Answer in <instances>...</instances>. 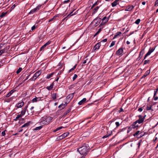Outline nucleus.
<instances>
[{"label":"nucleus","mask_w":158,"mask_h":158,"mask_svg":"<svg viewBox=\"0 0 158 158\" xmlns=\"http://www.w3.org/2000/svg\"><path fill=\"white\" fill-rule=\"evenodd\" d=\"M88 149V146L87 145L85 144L78 149L77 151L81 155L83 156V157H84L86 155Z\"/></svg>","instance_id":"nucleus-1"},{"label":"nucleus","mask_w":158,"mask_h":158,"mask_svg":"<svg viewBox=\"0 0 158 158\" xmlns=\"http://www.w3.org/2000/svg\"><path fill=\"white\" fill-rule=\"evenodd\" d=\"M41 70H39L36 72L34 75L33 77L29 80L28 81H34L41 74Z\"/></svg>","instance_id":"nucleus-2"},{"label":"nucleus","mask_w":158,"mask_h":158,"mask_svg":"<svg viewBox=\"0 0 158 158\" xmlns=\"http://www.w3.org/2000/svg\"><path fill=\"white\" fill-rule=\"evenodd\" d=\"M138 120H137L135 122L133 123L132 125H131L129 128V129H131L132 128L134 130H137L138 128Z\"/></svg>","instance_id":"nucleus-3"},{"label":"nucleus","mask_w":158,"mask_h":158,"mask_svg":"<svg viewBox=\"0 0 158 158\" xmlns=\"http://www.w3.org/2000/svg\"><path fill=\"white\" fill-rule=\"evenodd\" d=\"M155 48H150L149 49V50L148 52L145 54V57L144 59L147 56H149L151 54L152 52L154 50H155Z\"/></svg>","instance_id":"nucleus-4"},{"label":"nucleus","mask_w":158,"mask_h":158,"mask_svg":"<svg viewBox=\"0 0 158 158\" xmlns=\"http://www.w3.org/2000/svg\"><path fill=\"white\" fill-rule=\"evenodd\" d=\"M52 118L51 117H50L48 118H46V120H45L41 124H42L43 125L48 124L50 123V121H49V120H52Z\"/></svg>","instance_id":"nucleus-5"},{"label":"nucleus","mask_w":158,"mask_h":158,"mask_svg":"<svg viewBox=\"0 0 158 158\" xmlns=\"http://www.w3.org/2000/svg\"><path fill=\"white\" fill-rule=\"evenodd\" d=\"M146 116V115L143 116L139 115V124L142 123L143 122Z\"/></svg>","instance_id":"nucleus-6"},{"label":"nucleus","mask_w":158,"mask_h":158,"mask_svg":"<svg viewBox=\"0 0 158 158\" xmlns=\"http://www.w3.org/2000/svg\"><path fill=\"white\" fill-rule=\"evenodd\" d=\"M134 7L133 6L130 5L127 6L125 9V11H130Z\"/></svg>","instance_id":"nucleus-7"},{"label":"nucleus","mask_w":158,"mask_h":158,"mask_svg":"<svg viewBox=\"0 0 158 158\" xmlns=\"http://www.w3.org/2000/svg\"><path fill=\"white\" fill-rule=\"evenodd\" d=\"M101 43L99 42L97 43L94 46L93 48V50L94 51L98 50L99 49L100 47L101 46Z\"/></svg>","instance_id":"nucleus-8"},{"label":"nucleus","mask_w":158,"mask_h":158,"mask_svg":"<svg viewBox=\"0 0 158 158\" xmlns=\"http://www.w3.org/2000/svg\"><path fill=\"white\" fill-rule=\"evenodd\" d=\"M43 100V99H42V98L36 97L33 99L32 102H36L37 101H39Z\"/></svg>","instance_id":"nucleus-9"},{"label":"nucleus","mask_w":158,"mask_h":158,"mask_svg":"<svg viewBox=\"0 0 158 158\" xmlns=\"http://www.w3.org/2000/svg\"><path fill=\"white\" fill-rule=\"evenodd\" d=\"M24 104V102L22 101L19 102L16 105V106L18 108H21Z\"/></svg>","instance_id":"nucleus-10"},{"label":"nucleus","mask_w":158,"mask_h":158,"mask_svg":"<svg viewBox=\"0 0 158 158\" xmlns=\"http://www.w3.org/2000/svg\"><path fill=\"white\" fill-rule=\"evenodd\" d=\"M123 52V49L122 48H119L116 52V54L118 55L121 54Z\"/></svg>","instance_id":"nucleus-11"},{"label":"nucleus","mask_w":158,"mask_h":158,"mask_svg":"<svg viewBox=\"0 0 158 158\" xmlns=\"http://www.w3.org/2000/svg\"><path fill=\"white\" fill-rule=\"evenodd\" d=\"M15 91V90L14 89H12L11 90L10 92L9 93H8L6 96V97H10L12 94Z\"/></svg>","instance_id":"nucleus-12"},{"label":"nucleus","mask_w":158,"mask_h":158,"mask_svg":"<svg viewBox=\"0 0 158 158\" xmlns=\"http://www.w3.org/2000/svg\"><path fill=\"white\" fill-rule=\"evenodd\" d=\"M122 34V33L120 31H118L114 35L113 39H115L118 37V36H120Z\"/></svg>","instance_id":"nucleus-13"},{"label":"nucleus","mask_w":158,"mask_h":158,"mask_svg":"<svg viewBox=\"0 0 158 158\" xmlns=\"http://www.w3.org/2000/svg\"><path fill=\"white\" fill-rule=\"evenodd\" d=\"M99 23V22L97 21V19H94L93 22L92 23L94 24V26H97Z\"/></svg>","instance_id":"nucleus-14"},{"label":"nucleus","mask_w":158,"mask_h":158,"mask_svg":"<svg viewBox=\"0 0 158 158\" xmlns=\"http://www.w3.org/2000/svg\"><path fill=\"white\" fill-rule=\"evenodd\" d=\"M150 73V70H148L145 72L144 75L141 77V78H145L146 76L148 75Z\"/></svg>","instance_id":"nucleus-15"},{"label":"nucleus","mask_w":158,"mask_h":158,"mask_svg":"<svg viewBox=\"0 0 158 158\" xmlns=\"http://www.w3.org/2000/svg\"><path fill=\"white\" fill-rule=\"evenodd\" d=\"M107 41V39H104L103 40L101 41L100 43H101V44L103 45V46L105 45L106 44V42Z\"/></svg>","instance_id":"nucleus-16"},{"label":"nucleus","mask_w":158,"mask_h":158,"mask_svg":"<svg viewBox=\"0 0 158 158\" xmlns=\"http://www.w3.org/2000/svg\"><path fill=\"white\" fill-rule=\"evenodd\" d=\"M86 98H83L82 100L79 102L78 104L79 105H81L84 103L86 101Z\"/></svg>","instance_id":"nucleus-17"},{"label":"nucleus","mask_w":158,"mask_h":158,"mask_svg":"<svg viewBox=\"0 0 158 158\" xmlns=\"http://www.w3.org/2000/svg\"><path fill=\"white\" fill-rule=\"evenodd\" d=\"M53 84H52L50 86H47L46 87V89L48 90H51L52 89L53 87Z\"/></svg>","instance_id":"nucleus-18"},{"label":"nucleus","mask_w":158,"mask_h":158,"mask_svg":"<svg viewBox=\"0 0 158 158\" xmlns=\"http://www.w3.org/2000/svg\"><path fill=\"white\" fill-rule=\"evenodd\" d=\"M58 16V15H56L54 16L51 19H50L48 21V22H50L52 21H54L56 20V18Z\"/></svg>","instance_id":"nucleus-19"},{"label":"nucleus","mask_w":158,"mask_h":158,"mask_svg":"<svg viewBox=\"0 0 158 158\" xmlns=\"http://www.w3.org/2000/svg\"><path fill=\"white\" fill-rule=\"evenodd\" d=\"M30 122H29L28 123H27L23 124V125L22 126V128H23L24 127H27L28 126L30 125Z\"/></svg>","instance_id":"nucleus-20"},{"label":"nucleus","mask_w":158,"mask_h":158,"mask_svg":"<svg viewBox=\"0 0 158 158\" xmlns=\"http://www.w3.org/2000/svg\"><path fill=\"white\" fill-rule=\"evenodd\" d=\"M26 109H23L21 112L20 114L23 116L26 113Z\"/></svg>","instance_id":"nucleus-21"},{"label":"nucleus","mask_w":158,"mask_h":158,"mask_svg":"<svg viewBox=\"0 0 158 158\" xmlns=\"http://www.w3.org/2000/svg\"><path fill=\"white\" fill-rule=\"evenodd\" d=\"M47 118L46 117H42L41 118L40 120V123L41 124L42 122H43L45 120H46V119Z\"/></svg>","instance_id":"nucleus-22"},{"label":"nucleus","mask_w":158,"mask_h":158,"mask_svg":"<svg viewBox=\"0 0 158 158\" xmlns=\"http://www.w3.org/2000/svg\"><path fill=\"white\" fill-rule=\"evenodd\" d=\"M118 4V2L115 1H114L111 3V5L113 7H114L116 6Z\"/></svg>","instance_id":"nucleus-23"},{"label":"nucleus","mask_w":158,"mask_h":158,"mask_svg":"<svg viewBox=\"0 0 158 158\" xmlns=\"http://www.w3.org/2000/svg\"><path fill=\"white\" fill-rule=\"evenodd\" d=\"M99 8V6H97L93 10V13L95 14L97 11L98 10V9Z\"/></svg>","instance_id":"nucleus-24"},{"label":"nucleus","mask_w":158,"mask_h":158,"mask_svg":"<svg viewBox=\"0 0 158 158\" xmlns=\"http://www.w3.org/2000/svg\"><path fill=\"white\" fill-rule=\"evenodd\" d=\"M37 11L36 10L35 8H34L32 10H31L29 12V14H32L35 13V12Z\"/></svg>","instance_id":"nucleus-25"},{"label":"nucleus","mask_w":158,"mask_h":158,"mask_svg":"<svg viewBox=\"0 0 158 158\" xmlns=\"http://www.w3.org/2000/svg\"><path fill=\"white\" fill-rule=\"evenodd\" d=\"M111 133H112V132H110V133H109L108 134L107 133V134H106L104 136H103L102 137V138L103 139H104L105 138H107V137H109V136H110V135H111Z\"/></svg>","instance_id":"nucleus-26"},{"label":"nucleus","mask_w":158,"mask_h":158,"mask_svg":"<svg viewBox=\"0 0 158 158\" xmlns=\"http://www.w3.org/2000/svg\"><path fill=\"white\" fill-rule=\"evenodd\" d=\"M57 94L56 93H53L52 95V98L53 100H55L56 99L57 96Z\"/></svg>","instance_id":"nucleus-27"},{"label":"nucleus","mask_w":158,"mask_h":158,"mask_svg":"<svg viewBox=\"0 0 158 158\" xmlns=\"http://www.w3.org/2000/svg\"><path fill=\"white\" fill-rule=\"evenodd\" d=\"M53 74V73H52L49 74H48L47 75L46 77L47 78L49 79L50 78V77H52V75Z\"/></svg>","instance_id":"nucleus-28"},{"label":"nucleus","mask_w":158,"mask_h":158,"mask_svg":"<svg viewBox=\"0 0 158 158\" xmlns=\"http://www.w3.org/2000/svg\"><path fill=\"white\" fill-rule=\"evenodd\" d=\"M102 20L104 21L105 20V23H106L108 20V19L106 17H104L102 19Z\"/></svg>","instance_id":"nucleus-29"},{"label":"nucleus","mask_w":158,"mask_h":158,"mask_svg":"<svg viewBox=\"0 0 158 158\" xmlns=\"http://www.w3.org/2000/svg\"><path fill=\"white\" fill-rule=\"evenodd\" d=\"M22 116L20 114H18L16 117V118L15 119V121H16L19 118L21 117Z\"/></svg>","instance_id":"nucleus-30"},{"label":"nucleus","mask_w":158,"mask_h":158,"mask_svg":"<svg viewBox=\"0 0 158 158\" xmlns=\"http://www.w3.org/2000/svg\"><path fill=\"white\" fill-rule=\"evenodd\" d=\"M22 68L20 67L17 71L16 73L17 74L19 73L22 70Z\"/></svg>","instance_id":"nucleus-31"},{"label":"nucleus","mask_w":158,"mask_h":158,"mask_svg":"<svg viewBox=\"0 0 158 158\" xmlns=\"http://www.w3.org/2000/svg\"><path fill=\"white\" fill-rule=\"evenodd\" d=\"M158 91V87L157 88L154 90V97L155 96Z\"/></svg>","instance_id":"nucleus-32"},{"label":"nucleus","mask_w":158,"mask_h":158,"mask_svg":"<svg viewBox=\"0 0 158 158\" xmlns=\"http://www.w3.org/2000/svg\"><path fill=\"white\" fill-rule=\"evenodd\" d=\"M115 44V41H112L110 44V46L109 47L110 48H111V47H113V46H114V45Z\"/></svg>","instance_id":"nucleus-33"},{"label":"nucleus","mask_w":158,"mask_h":158,"mask_svg":"<svg viewBox=\"0 0 158 158\" xmlns=\"http://www.w3.org/2000/svg\"><path fill=\"white\" fill-rule=\"evenodd\" d=\"M6 13H7L6 12H3L2 13L0 17H3L5 16L6 15Z\"/></svg>","instance_id":"nucleus-34"},{"label":"nucleus","mask_w":158,"mask_h":158,"mask_svg":"<svg viewBox=\"0 0 158 158\" xmlns=\"http://www.w3.org/2000/svg\"><path fill=\"white\" fill-rule=\"evenodd\" d=\"M41 6V5H38L35 8V9H36V10L37 11L38 10L40 9Z\"/></svg>","instance_id":"nucleus-35"},{"label":"nucleus","mask_w":158,"mask_h":158,"mask_svg":"<svg viewBox=\"0 0 158 158\" xmlns=\"http://www.w3.org/2000/svg\"><path fill=\"white\" fill-rule=\"evenodd\" d=\"M42 126H40L39 127H36L35 130H38L42 128Z\"/></svg>","instance_id":"nucleus-36"},{"label":"nucleus","mask_w":158,"mask_h":158,"mask_svg":"<svg viewBox=\"0 0 158 158\" xmlns=\"http://www.w3.org/2000/svg\"><path fill=\"white\" fill-rule=\"evenodd\" d=\"M5 51V50L4 49L0 50V55H1L2 53L4 52Z\"/></svg>","instance_id":"nucleus-37"},{"label":"nucleus","mask_w":158,"mask_h":158,"mask_svg":"<svg viewBox=\"0 0 158 158\" xmlns=\"http://www.w3.org/2000/svg\"><path fill=\"white\" fill-rule=\"evenodd\" d=\"M62 107V108L63 109V108H64L65 107V106H64V104H60V105H59V107H58L59 108H60L61 107Z\"/></svg>","instance_id":"nucleus-38"},{"label":"nucleus","mask_w":158,"mask_h":158,"mask_svg":"<svg viewBox=\"0 0 158 158\" xmlns=\"http://www.w3.org/2000/svg\"><path fill=\"white\" fill-rule=\"evenodd\" d=\"M77 77V76L76 74H75L73 77V81H74Z\"/></svg>","instance_id":"nucleus-39"},{"label":"nucleus","mask_w":158,"mask_h":158,"mask_svg":"<svg viewBox=\"0 0 158 158\" xmlns=\"http://www.w3.org/2000/svg\"><path fill=\"white\" fill-rule=\"evenodd\" d=\"M46 46V45L45 44L40 48V51L42 50Z\"/></svg>","instance_id":"nucleus-40"},{"label":"nucleus","mask_w":158,"mask_h":158,"mask_svg":"<svg viewBox=\"0 0 158 158\" xmlns=\"http://www.w3.org/2000/svg\"><path fill=\"white\" fill-rule=\"evenodd\" d=\"M64 135V136L65 137H66L67 136H68L69 134V132H66V133H65L64 134H63Z\"/></svg>","instance_id":"nucleus-41"},{"label":"nucleus","mask_w":158,"mask_h":158,"mask_svg":"<svg viewBox=\"0 0 158 158\" xmlns=\"http://www.w3.org/2000/svg\"><path fill=\"white\" fill-rule=\"evenodd\" d=\"M57 140H60L63 139L62 138L61 136L60 135V136H59L58 137H57Z\"/></svg>","instance_id":"nucleus-42"},{"label":"nucleus","mask_w":158,"mask_h":158,"mask_svg":"<svg viewBox=\"0 0 158 158\" xmlns=\"http://www.w3.org/2000/svg\"><path fill=\"white\" fill-rule=\"evenodd\" d=\"M64 128V127H63L62 126H61L60 127H58L56 129V131H58L61 129L62 128Z\"/></svg>","instance_id":"nucleus-43"},{"label":"nucleus","mask_w":158,"mask_h":158,"mask_svg":"<svg viewBox=\"0 0 158 158\" xmlns=\"http://www.w3.org/2000/svg\"><path fill=\"white\" fill-rule=\"evenodd\" d=\"M6 131L5 130L3 131H2V136H4L5 135V131Z\"/></svg>","instance_id":"nucleus-44"},{"label":"nucleus","mask_w":158,"mask_h":158,"mask_svg":"<svg viewBox=\"0 0 158 158\" xmlns=\"http://www.w3.org/2000/svg\"><path fill=\"white\" fill-rule=\"evenodd\" d=\"M150 60H146L144 61V64H147L149 63Z\"/></svg>","instance_id":"nucleus-45"},{"label":"nucleus","mask_w":158,"mask_h":158,"mask_svg":"<svg viewBox=\"0 0 158 158\" xmlns=\"http://www.w3.org/2000/svg\"><path fill=\"white\" fill-rule=\"evenodd\" d=\"M98 2H96L95 3H94L93 4V6H92V7H94V6H96V5H98Z\"/></svg>","instance_id":"nucleus-46"},{"label":"nucleus","mask_w":158,"mask_h":158,"mask_svg":"<svg viewBox=\"0 0 158 158\" xmlns=\"http://www.w3.org/2000/svg\"><path fill=\"white\" fill-rule=\"evenodd\" d=\"M115 124L116 125V127H118L119 126L120 124L118 122H115Z\"/></svg>","instance_id":"nucleus-47"},{"label":"nucleus","mask_w":158,"mask_h":158,"mask_svg":"<svg viewBox=\"0 0 158 158\" xmlns=\"http://www.w3.org/2000/svg\"><path fill=\"white\" fill-rule=\"evenodd\" d=\"M35 28H36L35 26V25H34L31 27V30L32 31H33V30L35 29Z\"/></svg>","instance_id":"nucleus-48"},{"label":"nucleus","mask_w":158,"mask_h":158,"mask_svg":"<svg viewBox=\"0 0 158 158\" xmlns=\"http://www.w3.org/2000/svg\"><path fill=\"white\" fill-rule=\"evenodd\" d=\"M155 6H158V0H157L156 1L155 3Z\"/></svg>","instance_id":"nucleus-49"},{"label":"nucleus","mask_w":158,"mask_h":158,"mask_svg":"<svg viewBox=\"0 0 158 158\" xmlns=\"http://www.w3.org/2000/svg\"><path fill=\"white\" fill-rule=\"evenodd\" d=\"M147 110H151V106H148L147 107Z\"/></svg>","instance_id":"nucleus-50"},{"label":"nucleus","mask_w":158,"mask_h":158,"mask_svg":"<svg viewBox=\"0 0 158 158\" xmlns=\"http://www.w3.org/2000/svg\"><path fill=\"white\" fill-rule=\"evenodd\" d=\"M103 28V27H102V28H99V29H98V33H99L101 31H102V28Z\"/></svg>","instance_id":"nucleus-51"},{"label":"nucleus","mask_w":158,"mask_h":158,"mask_svg":"<svg viewBox=\"0 0 158 158\" xmlns=\"http://www.w3.org/2000/svg\"><path fill=\"white\" fill-rule=\"evenodd\" d=\"M30 74H29V75L27 76V77L25 79H24V81H26L27 80V79L29 78V76H30Z\"/></svg>","instance_id":"nucleus-52"},{"label":"nucleus","mask_w":158,"mask_h":158,"mask_svg":"<svg viewBox=\"0 0 158 158\" xmlns=\"http://www.w3.org/2000/svg\"><path fill=\"white\" fill-rule=\"evenodd\" d=\"M15 4H14L13 5H12V6H11V8L12 9H13L15 8Z\"/></svg>","instance_id":"nucleus-53"},{"label":"nucleus","mask_w":158,"mask_h":158,"mask_svg":"<svg viewBox=\"0 0 158 158\" xmlns=\"http://www.w3.org/2000/svg\"><path fill=\"white\" fill-rule=\"evenodd\" d=\"M154 100L155 101H156L157 100V99H158V98L157 97H154Z\"/></svg>","instance_id":"nucleus-54"},{"label":"nucleus","mask_w":158,"mask_h":158,"mask_svg":"<svg viewBox=\"0 0 158 158\" xmlns=\"http://www.w3.org/2000/svg\"><path fill=\"white\" fill-rule=\"evenodd\" d=\"M123 110L122 108H121L120 109V110L118 111L119 113H120L121 112L123 111Z\"/></svg>","instance_id":"nucleus-55"},{"label":"nucleus","mask_w":158,"mask_h":158,"mask_svg":"<svg viewBox=\"0 0 158 158\" xmlns=\"http://www.w3.org/2000/svg\"><path fill=\"white\" fill-rule=\"evenodd\" d=\"M50 44V41L48 42L47 43H46L45 44L47 46L49 44Z\"/></svg>","instance_id":"nucleus-56"},{"label":"nucleus","mask_w":158,"mask_h":158,"mask_svg":"<svg viewBox=\"0 0 158 158\" xmlns=\"http://www.w3.org/2000/svg\"><path fill=\"white\" fill-rule=\"evenodd\" d=\"M138 134V131H137L136 133L134 134V135L135 136L136 135H137Z\"/></svg>","instance_id":"nucleus-57"},{"label":"nucleus","mask_w":158,"mask_h":158,"mask_svg":"<svg viewBox=\"0 0 158 158\" xmlns=\"http://www.w3.org/2000/svg\"><path fill=\"white\" fill-rule=\"evenodd\" d=\"M74 69H73V68H72V69H70L69 70V72H72L73 70H74Z\"/></svg>","instance_id":"nucleus-58"},{"label":"nucleus","mask_w":158,"mask_h":158,"mask_svg":"<svg viewBox=\"0 0 158 158\" xmlns=\"http://www.w3.org/2000/svg\"><path fill=\"white\" fill-rule=\"evenodd\" d=\"M135 23L137 24H138V19H137L136 21H135Z\"/></svg>","instance_id":"nucleus-59"},{"label":"nucleus","mask_w":158,"mask_h":158,"mask_svg":"<svg viewBox=\"0 0 158 158\" xmlns=\"http://www.w3.org/2000/svg\"><path fill=\"white\" fill-rule=\"evenodd\" d=\"M143 110V109L141 108H139V111L140 112H141Z\"/></svg>","instance_id":"nucleus-60"},{"label":"nucleus","mask_w":158,"mask_h":158,"mask_svg":"<svg viewBox=\"0 0 158 158\" xmlns=\"http://www.w3.org/2000/svg\"><path fill=\"white\" fill-rule=\"evenodd\" d=\"M62 70H61L58 73V74H60L62 73Z\"/></svg>","instance_id":"nucleus-61"},{"label":"nucleus","mask_w":158,"mask_h":158,"mask_svg":"<svg viewBox=\"0 0 158 158\" xmlns=\"http://www.w3.org/2000/svg\"><path fill=\"white\" fill-rule=\"evenodd\" d=\"M86 63V60H84L83 61V64H85Z\"/></svg>","instance_id":"nucleus-62"},{"label":"nucleus","mask_w":158,"mask_h":158,"mask_svg":"<svg viewBox=\"0 0 158 158\" xmlns=\"http://www.w3.org/2000/svg\"><path fill=\"white\" fill-rule=\"evenodd\" d=\"M71 111V110L70 109H69L67 111V113H69Z\"/></svg>","instance_id":"nucleus-63"},{"label":"nucleus","mask_w":158,"mask_h":158,"mask_svg":"<svg viewBox=\"0 0 158 158\" xmlns=\"http://www.w3.org/2000/svg\"><path fill=\"white\" fill-rule=\"evenodd\" d=\"M142 3L143 5H145L146 4V2H143Z\"/></svg>","instance_id":"nucleus-64"}]
</instances>
